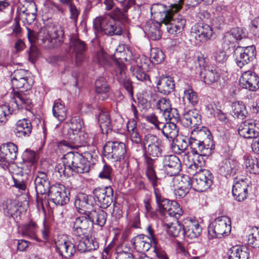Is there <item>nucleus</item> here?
<instances>
[{"instance_id":"obj_1","label":"nucleus","mask_w":259,"mask_h":259,"mask_svg":"<svg viewBox=\"0 0 259 259\" xmlns=\"http://www.w3.org/2000/svg\"><path fill=\"white\" fill-rule=\"evenodd\" d=\"M11 81L13 88L20 90L14 91L12 105L18 109L25 108L29 110L32 103L28 92H27L31 88V83L28 80V72L24 69L15 70L11 75Z\"/></svg>"},{"instance_id":"obj_2","label":"nucleus","mask_w":259,"mask_h":259,"mask_svg":"<svg viewBox=\"0 0 259 259\" xmlns=\"http://www.w3.org/2000/svg\"><path fill=\"white\" fill-rule=\"evenodd\" d=\"M64 31L61 26H56L50 30L42 29L39 38L45 47L54 48L60 46L64 41Z\"/></svg>"},{"instance_id":"obj_3","label":"nucleus","mask_w":259,"mask_h":259,"mask_svg":"<svg viewBox=\"0 0 259 259\" xmlns=\"http://www.w3.org/2000/svg\"><path fill=\"white\" fill-rule=\"evenodd\" d=\"M190 168L196 171L193 177V189L197 192H204L212 185L213 176L207 169H202L195 163L190 165Z\"/></svg>"},{"instance_id":"obj_4","label":"nucleus","mask_w":259,"mask_h":259,"mask_svg":"<svg viewBox=\"0 0 259 259\" xmlns=\"http://www.w3.org/2000/svg\"><path fill=\"white\" fill-rule=\"evenodd\" d=\"M195 65L199 71L201 79L206 84H212L219 80L220 74L219 70L214 66H206L204 58L198 57Z\"/></svg>"},{"instance_id":"obj_5","label":"nucleus","mask_w":259,"mask_h":259,"mask_svg":"<svg viewBox=\"0 0 259 259\" xmlns=\"http://www.w3.org/2000/svg\"><path fill=\"white\" fill-rule=\"evenodd\" d=\"M93 25L97 31L102 32L109 36L120 35L122 33V29L119 25L113 20H109L105 15L97 17L94 21Z\"/></svg>"},{"instance_id":"obj_6","label":"nucleus","mask_w":259,"mask_h":259,"mask_svg":"<svg viewBox=\"0 0 259 259\" xmlns=\"http://www.w3.org/2000/svg\"><path fill=\"white\" fill-rule=\"evenodd\" d=\"M104 155L108 159L114 161H121L127 156V150L125 144L119 141H108L104 147Z\"/></svg>"},{"instance_id":"obj_7","label":"nucleus","mask_w":259,"mask_h":259,"mask_svg":"<svg viewBox=\"0 0 259 259\" xmlns=\"http://www.w3.org/2000/svg\"><path fill=\"white\" fill-rule=\"evenodd\" d=\"M65 164L69 171L83 174L90 171V164L83 160V157L78 152H68L64 155Z\"/></svg>"},{"instance_id":"obj_8","label":"nucleus","mask_w":259,"mask_h":259,"mask_svg":"<svg viewBox=\"0 0 259 259\" xmlns=\"http://www.w3.org/2000/svg\"><path fill=\"white\" fill-rule=\"evenodd\" d=\"M231 230V221L226 216L216 218L209 226L208 232L212 237L221 238L228 235Z\"/></svg>"},{"instance_id":"obj_9","label":"nucleus","mask_w":259,"mask_h":259,"mask_svg":"<svg viewBox=\"0 0 259 259\" xmlns=\"http://www.w3.org/2000/svg\"><path fill=\"white\" fill-rule=\"evenodd\" d=\"M184 0H179L178 4L171 5L169 8L161 4H156L152 6L151 10L155 17L161 22H167L174 12H178L182 8Z\"/></svg>"},{"instance_id":"obj_10","label":"nucleus","mask_w":259,"mask_h":259,"mask_svg":"<svg viewBox=\"0 0 259 259\" xmlns=\"http://www.w3.org/2000/svg\"><path fill=\"white\" fill-rule=\"evenodd\" d=\"M149 170V180L151 183L154 190V194L156 198V203L158 206L160 212L166 215L169 207L171 206V201L168 199H165L162 197L159 186L160 185L159 182V179L157 176H155L152 169Z\"/></svg>"},{"instance_id":"obj_11","label":"nucleus","mask_w":259,"mask_h":259,"mask_svg":"<svg viewBox=\"0 0 259 259\" xmlns=\"http://www.w3.org/2000/svg\"><path fill=\"white\" fill-rule=\"evenodd\" d=\"M87 47L85 42L77 37L70 39L69 53L74 57L76 66L80 65L86 59Z\"/></svg>"},{"instance_id":"obj_12","label":"nucleus","mask_w":259,"mask_h":259,"mask_svg":"<svg viewBox=\"0 0 259 259\" xmlns=\"http://www.w3.org/2000/svg\"><path fill=\"white\" fill-rule=\"evenodd\" d=\"M63 134L67 141L64 140L61 143L71 148L81 146L88 142V135L85 131L66 132L65 128L63 130Z\"/></svg>"},{"instance_id":"obj_13","label":"nucleus","mask_w":259,"mask_h":259,"mask_svg":"<svg viewBox=\"0 0 259 259\" xmlns=\"http://www.w3.org/2000/svg\"><path fill=\"white\" fill-rule=\"evenodd\" d=\"M234 56L237 66L242 68L253 60L255 56V48L253 46H238L234 51Z\"/></svg>"},{"instance_id":"obj_14","label":"nucleus","mask_w":259,"mask_h":259,"mask_svg":"<svg viewBox=\"0 0 259 259\" xmlns=\"http://www.w3.org/2000/svg\"><path fill=\"white\" fill-rule=\"evenodd\" d=\"M162 142L161 141L156 143V145L148 148L145 150V162L146 166V174L149 179V170L152 169L155 176H156L155 171V163L156 161L155 159L152 158L150 156L154 158L161 156L162 152Z\"/></svg>"},{"instance_id":"obj_15","label":"nucleus","mask_w":259,"mask_h":259,"mask_svg":"<svg viewBox=\"0 0 259 259\" xmlns=\"http://www.w3.org/2000/svg\"><path fill=\"white\" fill-rule=\"evenodd\" d=\"M71 226L73 235L76 237L83 238L85 237L92 224L90 217L85 215L73 219Z\"/></svg>"},{"instance_id":"obj_16","label":"nucleus","mask_w":259,"mask_h":259,"mask_svg":"<svg viewBox=\"0 0 259 259\" xmlns=\"http://www.w3.org/2000/svg\"><path fill=\"white\" fill-rule=\"evenodd\" d=\"M93 194L101 208H106L113 202V190L110 185L95 188Z\"/></svg>"},{"instance_id":"obj_17","label":"nucleus","mask_w":259,"mask_h":259,"mask_svg":"<svg viewBox=\"0 0 259 259\" xmlns=\"http://www.w3.org/2000/svg\"><path fill=\"white\" fill-rule=\"evenodd\" d=\"M48 195L50 200L56 205H63L69 201V191L63 185L51 186Z\"/></svg>"},{"instance_id":"obj_18","label":"nucleus","mask_w":259,"mask_h":259,"mask_svg":"<svg viewBox=\"0 0 259 259\" xmlns=\"http://www.w3.org/2000/svg\"><path fill=\"white\" fill-rule=\"evenodd\" d=\"M57 251L65 258L71 257L76 251L75 245L73 239H68L65 236L59 237L55 240Z\"/></svg>"},{"instance_id":"obj_19","label":"nucleus","mask_w":259,"mask_h":259,"mask_svg":"<svg viewBox=\"0 0 259 259\" xmlns=\"http://www.w3.org/2000/svg\"><path fill=\"white\" fill-rule=\"evenodd\" d=\"M167 26V30L170 34H177L180 33L186 24V20L183 16L174 12L167 22H163Z\"/></svg>"},{"instance_id":"obj_20","label":"nucleus","mask_w":259,"mask_h":259,"mask_svg":"<svg viewBox=\"0 0 259 259\" xmlns=\"http://www.w3.org/2000/svg\"><path fill=\"white\" fill-rule=\"evenodd\" d=\"M240 85L250 91H255L259 88V77L254 72H244L239 79Z\"/></svg>"},{"instance_id":"obj_21","label":"nucleus","mask_w":259,"mask_h":259,"mask_svg":"<svg viewBox=\"0 0 259 259\" xmlns=\"http://www.w3.org/2000/svg\"><path fill=\"white\" fill-rule=\"evenodd\" d=\"M163 166L169 176L178 175L181 170V163L179 158L175 155H165L162 160Z\"/></svg>"},{"instance_id":"obj_22","label":"nucleus","mask_w":259,"mask_h":259,"mask_svg":"<svg viewBox=\"0 0 259 259\" xmlns=\"http://www.w3.org/2000/svg\"><path fill=\"white\" fill-rule=\"evenodd\" d=\"M74 205L81 214L88 215L94 208L91 201V196L84 193H79L76 197Z\"/></svg>"},{"instance_id":"obj_23","label":"nucleus","mask_w":259,"mask_h":259,"mask_svg":"<svg viewBox=\"0 0 259 259\" xmlns=\"http://www.w3.org/2000/svg\"><path fill=\"white\" fill-rule=\"evenodd\" d=\"M252 119L242 122L238 127V133L241 137L245 139H254L259 136V130Z\"/></svg>"},{"instance_id":"obj_24","label":"nucleus","mask_w":259,"mask_h":259,"mask_svg":"<svg viewBox=\"0 0 259 259\" xmlns=\"http://www.w3.org/2000/svg\"><path fill=\"white\" fill-rule=\"evenodd\" d=\"M142 58H137L136 60H133L131 62L132 66L130 67V71L138 80L141 81H149V76L145 72L144 69L147 67L145 62L142 63Z\"/></svg>"},{"instance_id":"obj_25","label":"nucleus","mask_w":259,"mask_h":259,"mask_svg":"<svg viewBox=\"0 0 259 259\" xmlns=\"http://www.w3.org/2000/svg\"><path fill=\"white\" fill-rule=\"evenodd\" d=\"M191 33L195 34V37L200 42H205L212 37L213 30L208 24L199 23L193 26Z\"/></svg>"},{"instance_id":"obj_26","label":"nucleus","mask_w":259,"mask_h":259,"mask_svg":"<svg viewBox=\"0 0 259 259\" xmlns=\"http://www.w3.org/2000/svg\"><path fill=\"white\" fill-rule=\"evenodd\" d=\"M181 123L185 127L195 128L201 123V116L196 109L189 110L183 114Z\"/></svg>"},{"instance_id":"obj_27","label":"nucleus","mask_w":259,"mask_h":259,"mask_svg":"<svg viewBox=\"0 0 259 259\" xmlns=\"http://www.w3.org/2000/svg\"><path fill=\"white\" fill-rule=\"evenodd\" d=\"M202 228L198 223L187 219L183 224L182 234L185 237L190 239L197 238L200 234Z\"/></svg>"},{"instance_id":"obj_28","label":"nucleus","mask_w":259,"mask_h":259,"mask_svg":"<svg viewBox=\"0 0 259 259\" xmlns=\"http://www.w3.org/2000/svg\"><path fill=\"white\" fill-rule=\"evenodd\" d=\"M134 248L141 253H145L149 250L154 245L151 240L150 238L147 236L140 234L133 238L131 240Z\"/></svg>"},{"instance_id":"obj_29","label":"nucleus","mask_w":259,"mask_h":259,"mask_svg":"<svg viewBox=\"0 0 259 259\" xmlns=\"http://www.w3.org/2000/svg\"><path fill=\"white\" fill-rule=\"evenodd\" d=\"M126 66L124 64L118 62L117 67L115 68L116 76L118 81L122 84L130 95H133L132 82L126 76Z\"/></svg>"},{"instance_id":"obj_30","label":"nucleus","mask_w":259,"mask_h":259,"mask_svg":"<svg viewBox=\"0 0 259 259\" xmlns=\"http://www.w3.org/2000/svg\"><path fill=\"white\" fill-rule=\"evenodd\" d=\"M35 189L37 195H44L49 193L51 187L46 173L38 172L34 180Z\"/></svg>"},{"instance_id":"obj_31","label":"nucleus","mask_w":259,"mask_h":259,"mask_svg":"<svg viewBox=\"0 0 259 259\" xmlns=\"http://www.w3.org/2000/svg\"><path fill=\"white\" fill-rule=\"evenodd\" d=\"M248 184L242 179L235 180L232 189V194L235 198L238 201L244 200L248 193Z\"/></svg>"},{"instance_id":"obj_32","label":"nucleus","mask_w":259,"mask_h":259,"mask_svg":"<svg viewBox=\"0 0 259 259\" xmlns=\"http://www.w3.org/2000/svg\"><path fill=\"white\" fill-rule=\"evenodd\" d=\"M237 169V161L233 158H229L222 161L219 171L222 176L228 178L235 174Z\"/></svg>"},{"instance_id":"obj_33","label":"nucleus","mask_w":259,"mask_h":259,"mask_svg":"<svg viewBox=\"0 0 259 259\" xmlns=\"http://www.w3.org/2000/svg\"><path fill=\"white\" fill-rule=\"evenodd\" d=\"M246 35V33L242 28H234L230 31L225 33L223 37L224 43L227 45L233 44L237 40L245 38Z\"/></svg>"},{"instance_id":"obj_34","label":"nucleus","mask_w":259,"mask_h":259,"mask_svg":"<svg viewBox=\"0 0 259 259\" xmlns=\"http://www.w3.org/2000/svg\"><path fill=\"white\" fill-rule=\"evenodd\" d=\"M32 131L30 121L25 118L18 120L16 124L14 132L19 138L28 137Z\"/></svg>"},{"instance_id":"obj_35","label":"nucleus","mask_w":259,"mask_h":259,"mask_svg":"<svg viewBox=\"0 0 259 259\" xmlns=\"http://www.w3.org/2000/svg\"><path fill=\"white\" fill-rule=\"evenodd\" d=\"M37 228V225L32 221L23 224L19 227L20 231L23 237H27L39 242L40 240L37 237L36 234Z\"/></svg>"},{"instance_id":"obj_36","label":"nucleus","mask_w":259,"mask_h":259,"mask_svg":"<svg viewBox=\"0 0 259 259\" xmlns=\"http://www.w3.org/2000/svg\"><path fill=\"white\" fill-rule=\"evenodd\" d=\"M4 210L6 215L15 220L21 213V206L16 200H8L6 202Z\"/></svg>"},{"instance_id":"obj_37","label":"nucleus","mask_w":259,"mask_h":259,"mask_svg":"<svg viewBox=\"0 0 259 259\" xmlns=\"http://www.w3.org/2000/svg\"><path fill=\"white\" fill-rule=\"evenodd\" d=\"M80 240L77 245V249L81 252L95 250L99 247V243L94 237L79 238Z\"/></svg>"},{"instance_id":"obj_38","label":"nucleus","mask_w":259,"mask_h":259,"mask_svg":"<svg viewBox=\"0 0 259 259\" xmlns=\"http://www.w3.org/2000/svg\"><path fill=\"white\" fill-rule=\"evenodd\" d=\"M174 79L170 77H160L157 83L158 90L164 95H168L171 93L175 88Z\"/></svg>"},{"instance_id":"obj_39","label":"nucleus","mask_w":259,"mask_h":259,"mask_svg":"<svg viewBox=\"0 0 259 259\" xmlns=\"http://www.w3.org/2000/svg\"><path fill=\"white\" fill-rule=\"evenodd\" d=\"M87 216L90 217L92 225L96 222L98 225L103 227L106 222L107 214L101 208H97L92 209Z\"/></svg>"},{"instance_id":"obj_40","label":"nucleus","mask_w":259,"mask_h":259,"mask_svg":"<svg viewBox=\"0 0 259 259\" xmlns=\"http://www.w3.org/2000/svg\"><path fill=\"white\" fill-rule=\"evenodd\" d=\"M190 137L205 144L209 142L211 138L209 130L205 127H202L200 129L197 127L194 128L191 132Z\"/></svg>"},{"instance_id":"obj_41","label":"nucleus","mask_w":259,"mask_h":259,"mask_svg":"<svg viewBox=\"0 0 259 259\" xmlns=\"http://www.w3.org/2000/svg\"><path fill=\"white\" fill-rule=\"evenodd\" d=\"M249 253L245 246H235L228 252L229 259H248Z\"/></svg>"},{"instance_id":"obj_42","label":"nucleus","mask_w":259,"mask_h":259,"mask_svg":"<svg viewBox=\"0 0 259 259\" xmlns=\"http://www.w3.org/2000/svg\"><path fill=\"white\" fill-rule=\"evenodd\" d=\"M161 129L163 135L169 141H173L178 136L179 130L173 121L163 123Z\"/></svg>"},{"instance_id":"obj_43","label":"nucleus","mask_w":259,"mask_h":259,"mask_svg":"<svg viewBox=\"0 0 259 259\" xmlns=\"http://www.w3.org/2000/svg\"><path fill=\"white\" fill-rule=\"evenodd\" d=\"M161 23L157 21H150L145 25V29L147 31L151 39H159L162 35L160 30Z\"/></svg>"},{"instance_id":"obj_44","label":"nucleus","mask_w":259,"mask_h":259,"mask_svg":"<svg viewBox=\"0 0 259 259\" xmlns=\"http://www.w3.org/2000/svg\"><path fill=\"white\" fill-rule=\"evenodd\" d=\"M98 122L100 128L104 133H108L109 131L112 130L110 115L107 110H101L98 115Z\"/></svg>"},{"instance_id":"obj_45","label":"nucleus","mask_w":259,"mask_h":259,"mask_svg":"<svg viewBox=\"0 0 259 259\" xmlns=\"http://www.w3.org/2000/svg\"><path fill=\"white\" fill-rule=\"evenodd\" d=\"M95 88L99 99L104 100L108 98L109 89L105 78L101 77L98 79L95 82Z\"/></svg>"},{"instance_id":"obj_46","label":"nucleus","mask_w":259,"mask_h":259,"mask_svg":"<svg viewBox=\"0 0 259 259\" xmlns=\"http://www.w3.org/2000/svg\"><path fill=\"white\" fill-rule=\"evenodd\" d=\"M13 99L9 105H3L0 106V123H5L10 115L17 114L20 109H18L15 105H12Z\"/></svg>"},{"instance_id":"obj_47","label":"nucleus","mask_w":259,"mask_h":259,"mask_svg":"<svg viewBox=\"0 0 259 259\" xmlns=\"http://www.w3.org/2000/svg\"><path fill=\"white\" fill-rule=\"evenodd\" d=\"M67 109L60 99L55 101L53 107V115L60 121L64 120L67 116Z\"/></svg>"},{"instance_id":"obj_48","label":"nucleus","mask_w":259,"mask_h":259,"mask_svg":"<svg viewBox=\"0 0 259 259\" xmlns=\"http://www.w3.org/2000/svg\"><path fill=\"white\" fill-rule=\"evenodd\" d=\"M189 144L192 149L193 154L199 155H206V151L208 149V147H206V144L201 141H198L191 137L189 138Z\"/></svg>"},{"instance_id":"obj_49","label":"nucleus","mask_w":259,"mask_h":259,"mask_svg":"<svg viewBox=\"0 0 259 259\" xmlns=\"http://www.w3.org/2000/svg\"><path fill=\"white\" fill-rule=\"evenodd\" d=\"M127 128L132 143L140 145L141 147L143 142V139L141 138L138 131L137 123L134 119L127 123Z\"/></svg>"},{"instance_id":"obj_50","label":"nucleus","mask_w":259,"mask_h":259,"mask_svg":"<svg viewBox=\"0 0 259 259\" xmlns=\"http://www.w3.org/2000/svg\"><path fill=\"white\" fill-rule=\"evenodd\" d=\"M244 165L247 171L254 174H259V159L250 156H244Z\"/></svg>"},{"instance_id":"obj_51","label":"nucleus","mask_w":259,"mask_h":259,"mask_svg":"<svg viewBox=\"0 0 259 259\" xmlns=\"http://www.w3.org/2000/svg\"><path fill=\"white\" fill-rule=\"evenodd\" d=\"M0 151L2 154L7 156L9 158L14 160L18 153L17 146L13 143H7L0 146Z\"/></svg>"},{"instance_id":"obj_52","label":"nucleus","mask_w":259,"mask_h":259,"mask_svg":"<svg viewBox=\"0 0 259 259\" xmlns=\"http://www.w3.org/2000/svg\"><path fill=\"white\" fill-rule=\"evenodd\" d=\"M66 128V132H73L80 131H85L83 127V122L82 119L76 116L70 119V123H66L64 126L63 129Z\"/></svg>"},{"instance_id":"obj_53","label":"nucleus","mask_w":259,"mask_h":259,"mask_svg":"<svg viewBox=\"0 0 259 259\" xmlns=\"http://www.w3.org/2000/svg\"><path fill=\"white\" fill-rule=\"evenodd\" d=\"M232 114L234 117L244 119L247 114L246 106L242 102H236L232 104Z\"/></svg>"},{"instance_id":"obj_54","label":"nucleus","mask_w":259,"mask_h":259,"mask_svg":"<svg viewBox=\"0 0 259 259\" xmlns=\"http://www.w3.org/2000/svg\"><path fill=\"white\" fill-rule=\"evenodd\" d=\"M113 57V59L115 61V65L117 67L118 62L124 64L123 63V60L125 61H131L132 62L133 60H135L134 59H132V52L131 48L129 47L127 49H126L123 52H121L120 54H114L113 55H111Z\"/></svg>"},{"instance_id":"obj_55","label":"nucleus","mask_w":259,"mask_h":259,"mask_svg":"<svg viewBox=\"0 0 259 259\" xmlns=\"http://www.w3.org/2000/svg\"><path fill=\"white\" fill-rule=\"evenodd\" d=\"M122 7V11L118 8H116L110 13L108 14V16L110 19L114 21H125L127 19L126 13L127 11H124V7Z\"/></svg>"},{"instance_id":"obj_56","label":"nucleus","mask_w":259,"mask_h":259,"mask_svg":"<svg viewBox=\"0 0 259 259\" xmlns=\"http://www.w3.org/2000/svg\"><path fill=\"white\" fill-rule=\"evenodd\" d=\"M161 141L156 136L148 134L144 136L143 139V142L141 145V147L145 150L147 149L148 148L156 145V143Z\"/></svg>"},{"instance_id":"obj_57","label":"nucleus","mask_w":259,"mask_h":259,"mask_svg":"<svg viewBox=\"0 0 259 259\" xmlns=\"http://www.w3.org/2000/svg\"><path fill=\"white\" fill-rule=\"evenodd\" d=\"M165 226H166L167 233L173 237L178 236L183 232V226H182L178 221H176V223L165 224Z\"/></svg>"},{"instance_id":"obj_58","label":"nucleus","mask_w":259,"mask_h":259,"mask_svg":"<svg viewBox=\"0 0 259 259\" xmlns=\"http://www.w3.org/2000/svg\"><path fill=\"white\" fill-rule=\"evenodd\" d=\"M178 182V187L189 190L193 187V179L191 180L188 176L178 177L174 179Z\"/></svg>"},{"instance_id":"obj_59","label":"nucleus","mask_w":259,"mask_h":259,"mask_svg":"<svg viewBox=\"0 0 259 259\" xmlns=\"http://www.w3.org/2000/svg\"><path fill=\"white\" fill-rule=\"evenodd\" d=\"M183 211L179 203L175 201H171V206L166 214L170 217L175 218L177 220L183 214Z\"/></svg>"},{"instance_id":"obj_60","label":"nucleus","mask_w":259,"mask_h":259,"mask_svg":"<svg viewBox=\"0 0 259 259\" xmlns=\"http://www.w3.org/2000/svg\"><path fill=\"white\" fill-rule=\"evenodd\" d=\"M150 59L153 63L160 64L164 59V53L158 48H153L151 50Z\"/></svg>"},{"instance_id":"obj_61","label":"nucleus","mask_w":259,"mask_h":259,"mask_svg":"<svg viewBox=\"0 0 259 259\" xmlns=\"http://www.w3.org/2000/svg\"><path fill=\"white\" fill-rule=\"evenodd\" d=\"M184 98L188 100L193 106L198 104V98L197 93L191 87L186 89L184 91Z\"/></svg>"},{"instance_id":"obj_62","label":"nucleus","mask_w":259,"mask_h":259,"mask_svg":"<svg viewBox=\"0 0 259 259\" xmlns=\"http://www.w3.org/2000/svg\"><path fill=\"white\" fill-rule=\"evenodd\" d=\"M248 244L252 247H259V230L255 228L252 232L248 236Z\"/></svg>"},{"instance_id":"obj_63","label":"nucleus","mask_w":259,"mask_h":259,"mask_svg":"<svg viewBox=\"0 0 259 259\" xmlns=\"http://www.w3.org/2000/svg\"><path fill=\"white\" fill-rule=\"evenodd\" d=\"M23 162L33 165L37 160V154L33 151L26 149L22 155Z\"/></svg>"},{"instance_id":"obj_64","label":"nucleus","mask_w":259,"mask_h":259,"mask_svg":"<svg viewBox=\"0 0 259 259\" xmlns=\"http://www.w3.org/2000/svg\"><path fill=\"white\" fill-rule=\"evenodd\" d=\"M166 120H168L170 121L178 122L181 121V118L178 110L175 108H171L168 111H166L165 113L163 114Z\"/></svg>"}]
</instances>
